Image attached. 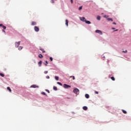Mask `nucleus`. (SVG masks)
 <instances>
[{
	"label": "nucleus",
	"instance_id": "nucleus-1",
	"mask_svg": "<svg viewBox=\"0 0 131 131\" xmlns=\"http://www.w3.org/2000/svg\"><path fill=\"white\" fill-rule=\"evenodd\" d=\"M20 43H21V41H18V42H15V46L16 48L19 47V46H20Z\"/></svg>",
	"mask_w": 131,
	"mask_h": 131
},
{
	"label": "nucleus",
	"instance_id": "nucleus-2",
	"mask_svg": "<svg viewBox=\"0 0 131 131\" xmlns=\"http://www.w3.org/2000/svg\"><path fill=\"white\" fill-rule=\"evenodd\" d=\"M73 92L74 93V94H77V93L79 92V90H78V89L77 88L74 89L73 90Z\"/></svg>",
	"mask_w": 131,
	"mask_h": 131
},
{
	"label": "nucleus",
	"instance_id": "nucleus-3",
	"mask_svg": "<svg viewBox=\"0 0 131 131\" xmlns=\"http://www.w3.org/2000/svg\"><path fill=\"white\" fill-rule=\"evenodd\" d=\"M63 88H64V89H69V88H71V86L68 85L67 84H64Z\"/></svg>",
	"mask_w": 131,
	"mask_h": 131
},
{
	"label": "nucleus",
	"instance_id": "nucleus-4",
	"mask_svg": "<svg viewBox=\"0 0 131 131\" xmlns=\"http://www.w3.org/2000/svg\"><path fill=\"white\" fill-rule=\"evenodd\" d=\"M34 30L36 31V32H38V31H39V28H38L37 26H35Z\"/></svg>",
	"mask_w": 131,
	"mask_h": 131
},
{
	"label": "nucleus",
	"instance_id": "nucleus-5",
	"mask_svg": "<svg viewBox=\"0 0 131 131\" xmlns=\"http://www.w3.org/2000/svg\"><path fill=\"white\" fill-rule=\"evenodd\" d=\"M95 32H96V33H99V34H100L101 35H102V34H103V33L101 32V30H96L95 31Z\"/></svg>",
	"mask_w": 131,
	"mask_h": 131
},
{
	"label": "nucleus",
	"instance_id": "nucleus-6",
	"mask_svg": "<svg viewBox=\"0 0 131 131\" xmlns=\"http://www.w3.org/2000/svg\"><path fill=\"white\" fill-rule=\"evenodd\" d=\"M80 20H81V21H82L83 22H85V21L86 20L85 19V17H80Z\"/></svg>",
	"mask_w": 131,
	"mask_h": 131
},
{
	"label": "nucleus",
	"instance_id": "nucleus-7",
	"mask_svg": "<svg viewBox=\"0 0 131 131\" xmlns=\"http://www.w3.org/2000/svg\"><path fill=\"white\" fill-rule=\"evenodd\" d=\"M31 88H33V89H36V88H38L39 87L36 85H32L31 86Z\"/></svg>",
	"mask_w": 131,
	"mask_h": 131
},
{
	"label": "nucleus",
	"instance_id": "nucleus-8",
	"mask_svg": "<svg viewBox=\"0 0 131 131\" xmlns=\"http://www.w3.org/2000/svg\"><path fill=\"white\" fill-rule=\"evenodd\" d=\"M39 50L40 51H41V52L42 53H46V51H45V50L42 48H41V47H39Z\"/></svg>",
	"mask_w": 131,
	"mask_h": 131
},
{
	"label": "nucleus",
	"instance_id": "nucleus-9",
	"mask_svg": "<svg viewBox=\"0 0 131 131\" xmlns=\"http://www.w3.org/2000/svg\"><path fill=\"white\" fill-rule=\"evenodd\" d=\"M39 67H41V64H42V61H41V60H40L38 63Z\"/></svg>",
	"mask_w": 131,
	"mask_h": 131
},
{
	"label": "nucleus",
	"instance_id": "nucleus-10",
	"mask_svg": "<svg viewBox=\"0 0 131 131\" xmlns=\"http://www.w3.org/2000/svg\"><path fill=\"white\" fill-rule=\"evenodd\" d=\"M31 25H32L33 26H34V25H36V22L35 21H32Z\"/></svg>",
	"mask_w": 131,
	"mask_h": 131
},
{
	"label": "nucleus",
	"instance_id": "nucleus-11",
	"mask_svg": "<svg viewBox=\"0 0 131 131\" xmlns=\"http://www.w3.org/2000/svg\"><path fill=\"white\" fill-rule=\"evenodd\" d=\"M107 21H112V22H113V19L111 18H107Z\"/></svg>",
	"mask_w": 131,
	"mask_h": 131
},
{
	"label": "nucleus",
	"instance_id": "nucleus-12",
	"mask_svg": "<svg viewBox=\"0 0 131 131\" xmlns=\"http://www.w3.org/2000/svg\"><path fill=\"white\" fill-rule=\"evenodd\" d=\"M7 90L10 92V93H12V90H11V88L7 87Z\"/></svg>",
	"mask_w": 131,
	"mask_h": 131
},
{
	"label": "nucleus",
	"instance_id": "nucleus-13",
	"mask_svg": "<svg viewBox=\"0 0 131 131\" xmlns=\"http://www.w3.org/2000/svg\"><path fill=\"white\" fill-rule=\"evenodd\" d=\"M39 58H40L41 59L42 58H43V56L41 55V54H39L38 55Z\"/></svg>",
	"mask_w": 131,
	"mask_h": 131
},
{
	"label": "nucleus",
	"instance_id": "nucleus-14",
	"mask_svg": "<svg viewBox=\"0 0 131 131\" xmlns=\"http://www.w3.org/2000/svg\"><path fill=\"white\" fill-rule=\"evenodd\" d=\"M85 97L86 99H89V98H90V95L89 94H85Z\"/></svg>",
	"mask_w": 131,
	"mask_h": 131
},
{
	"label": "nucleus",
	"instance_id": "nucleus-15",
	"mask_svg": "<svg viewBox=\"0 0 131 131\" xmlns=\"http://www.w3.org/2000/svg\"><path fill=\"white\" fill-rule=\"evenodd\" d=\"M97 19L99 21H100V20H101V16H98L97 17Z\"/></svg>",
	"mask_w": 131,
	"mask_h": 131
},
{
	"label": "nucleus",
	"instance_id": "nucleus-16",
	"mask_svg": "<svg viewBox=\"0 0 131 131\" xmlns=\"http://www.w3.org/2000/svg\"><path fill=\"white\" fill-rule=\"evenodd\" d=\"M85 23L86 24H91V21H90L89 20H85Z\"/></svg>",
	"mask_w": 131,
	"mask_h": 131
},
{
	"label": "nucleus",
	"instance_id": "nucleus-17",
	"mask_svg": "<svg viewBox=\"0 0 131 131\" xmlns=\"http://www.w3.org/2000/svg\"><path fill=\"white\" fill-rule=\"evenodd\" d=\"M66 25L68 27V20L67 19L66 20Z\"/></svg>",
	"mask_w": 131,
	"mask_h": 131
},
{
	"label": "nucleus",
	"instance_id": "nucleus-18",
	"mask_svg": "<svg viewBox=\"0 0 131 131\" xmlns=\"http://www.w3.org/2000/svg\"><path fill=\"white\" fill-rule=\"evenodd\" d=\"M22 49H23V47H22V46H19L18 47V50L19 51H21V50H22Z\"/></svg>",
	"mask_w": 131,
	"mask_h": 131
},
{
	"label": "nucleus",
	"instance_id": "nucleus-19",
	"mask_svg": "<svg viewBox=\"0 0 131 131\" xmlns=\"http://www.w3.org/2000/svg\"><path fill=\"white\" fill-rule=\"evenodd\" d=\"M122 111L123 113H124V114H126V113H127V112H126L125 111H124V110H122Z\"/></svg>",
	"mask_w": 131,
	"mask_h": 131
},
{
	"label": "nucleus",
	"instance_id": "nucleus-20",
	"mask_svg": "<svg viewBox=\"0 0 131 131\" xmlns=\"http://www.w3.org/2000/svg\"><path fill=\"white\" fill-rule=\"evenodd\" d=\"M83 110H88V107L87 106H83Z\"/></svg>",
	"mask_w": 131,
	"mask_h": 131
},
{
	"label": "nucleus",
	"instance_id": "nucleus-21",
	"mask_svg": "<svg viewBox=\"0 0 131 131\" xmlns=\"http://www.w3.org/2000/svg\"><path fill=\"white\" fill-rule=\"evenodd\" d=\"M0 76H2V77H5V75L2 73H0Z\"/></svg>",
	"mask_w": 131,
	"mask_h": 131
},
{
	"label": "nucleus",
	"instance_id": "nucleus-22",
	"mask_svg": "<svg viewBox=\"0 0 131 131\" xmlns=\"http://www.w3.org/2000/svg\"><path fill=\"white\" fill-rule=\"evenodd\" d=\"M70 78H73V80H74V79H75V77H74V76H71Z\"/></svg>",
	"mask_w": 131,
	"mask_h": 131
},
{
	"label": "nucleus",
	"instance_id": "nucleus-23",
	"mask_svg": "<svg viewBox=\"0 0 131 131\" xmlns=\"http://www.w3.org/2000/svg\"><path fill=\"white\" fill-rule=\"evenodd\" d=\"M111 79H112V80H113V81L115 80V78H114V77H111Z\"/></svg>",
	"mask_w": 131,
	"mask_h": 131
},
{
	"label": "nucleus",
	"instance_id": "nucleus-24",
	"mask_svg": "<svg viewBox=\"0 0 131 131\" xmlns=\"http://www.w3.org/2000/svg\"><path fill=\"white\" fill-rule=\"evenodd\" d=\"M53 90H54V91H57V87H56V86H53Z\"/></svg>",
	"mask_w": 131,
	"mask_h": 131
},
{
	"label": "nucleus",
	"instance_id": "nucleus-25",
	"mask_svg": "<svg viewBox=\"0 0 131 131\" xmlns=\"http://www.w3.org/2000/svg\"><path fill=\"white\" fill-rule=\"evenodd\" d=\"M55 79H56V80H59V77L56 76H55Z\"/></svg>",
	"mask_w": 131,
	"mask_h": 131
},
{
	"label": "nucleus",
	"instance_id": "nucleus-26",
	"mask_svg": "<svg viewBox=\"0 0 131 131\" xmlns=\"http://www.w3.org/2000/svg\"><path fill=\"white\" fill-rule=\"evenodd\" d=\"M45 63H45V64L46 66H47L48 64H49V62H48V61H47V60L45 61Z\"/></svg>",
	"mask_w": 131,
	"mask_h": 131
},
{
	"label": "nucleus",
	"instance_id": "nucleus-27",
	"mask_svg": "<svg viewBox=\"0 0 131 131\" xmlns=\"http://www.w3.org/2000/svg\"><path fill=\"white\" fill-rule=\"evenodd\" d=\"M57 84H59V85H61V86L62 85V83L59 82H57Z\"/></svg>",
	"mask_w": 131,
	"mask_h": 131
},
{
	"label": "nucleus",
	"instance_id": "nucleus-28",
	"mask_svg": "<svg viewBox=\"0 0 131 131\" xmlns=\"http://www.w3.org/2000/svg\"><path fill=\"white\" fill-rule=\"evenodd\" d=\"M51 4H54V3H55V1L54 0H51Z\"/></svg>",
	"mask_w": 131,
	"mask_h": 131
},
{
	"label": "nucleus",
	"instance_id": "nucleus-29",
	"mask_svg": "<svg viewBox=\"0 0 131 131\" xmlns=\"http://www.w3.org/2000/svg\"><path fill=\"white\" fill-rule=\"evenodd\" d=\"M81 9H82V6H81V7H79L78 10H79V11H80V10H81Z\"/></svg>",
	"mask_w": 131,
	"mask_h": 131
},
{
	"label": "nucleus",
	"instance_id": "nucleus-30",
	"mask_svg": "<svg viewBox=\"0 0 131 131\" xmlns=\"http://www.w3.org/2000/svg\"><path fill=\"white\" fill-rule=\"evenodd\" d=\"M3 28L4 29V30H6L7 29V27L5 26H3Z\"/></svg>",
	"mask_w": 131,
	"mask_h": 131
},
{
	"label": "nucleus",
	"instance_id": "nucleus-31",
	"mask_svg": "<svg viewBox=\"0 0 131 131\" xmlns=\"http://www.w3.org/2000/svg\"><path fill=\"white\" fill-rule=\"evenodd\" d=\"M48 73V71H46L44 72L45 74H47Z\"/></svg>",
	"mask_w": 131,
	"mask_h": 131
},
{
	"label": "nucleus",
	"instance_id": "nucleus-32",
	"mask_svg": "<svg viewBox=\"0 0 131 131\" xmlns=\"http://www.w3.org/2000/svg\"><path fill=\"white\" fill-rule=\"evenodd\" d=\"M95 94L98 95V94H99V92L98 91H95Z\"/></svg>",
	"mask_w": 131,
	"mask_h": 131
},
{
	"label": "nucleus",
	"instance_id": "nucleus-33",
	"mask_svg": "<svg viewBox=\"0 0 131 131\" xmlns=\"http://www.w3.org/2000/svg\"><path fill=\"white\" fill-rule=\"evenodd\" d=\"M50 60L51 61H53V57H50Z\"/></svg>",
	"mask_w": 131,
	"mask_h": 131
},
{
	"label": "nucleus",
	"instance_id": "nucleus-34",
	"mask_svg": "<svg viewBox=\"0 0 131 131\" xmlns=\"http://www.w3.org/2000/svg\"><path fill=\"white\" fill-rule=\"evenodd\" d=\"M46 78H47V79H49L50 76H46Z\"/></svg>",
	"mask_w": 131,
	"mask_h": 131
},
{
	"label": "nucleus",
	"instance_id": "nucleus-35",
	"mask_svg": "<svg viewBox=\"0 0 131 131\" xmlns=\"http://www.w3.org/2000/svg\"><path fill=\"white\" fill-rule=\"evenodd\" d=\"M0 27H4V26L3 25V24H0Z\"/></svg>",
	"mask_w": 131,
	"mask_h": 131
},
{
	"label": "nucleus",
	"instance_id": "nucleus-36",
	"mask_svg": "<svg viewBox=\"0 0 131 131\" xmlns=\"http://www.w3.org/2000/svg\"><path fill=\"white\" fill-rule=\"evenodd\" d=\"M41 94H42V95H46V93H45V92H42Z\"/></svg>",
	"mask_w": 131,
	"mask_h": 131
},
{
	"label": "nucleus",
	"instance_id": "nucleus-37",
	"mask_svg": "<svg viewBox=\"0 0 131 131\" xmlns=\"http://www.w3.org/2000/svg\"><path fill=\"white\" fill-rule=\"evenodd\" d=\"M104 18H108V16H107V15H104Z\"/></svg>",
	"mask_w": 131,
	"mask_h": 131
},
{
	"label": "nucleus",
	"instance_id": "nucleus-38",
	"mask_svg": "<svg viewBox=\"0 0 131 131\" xmlns=\"http://www.w3.org/2000/svg\"><path fill=\"white\" fill-rule=\"evenodd\" d=\"M46 92H47L49 94H50V91H49L48 90H47Z\"/></svg>",
	"mask_w": 131,
	"mask_h": 131
},
{
	"label": "nucleus",
	"instance_id": "nucleus-39",
	"mask_svg": "<svg viewBox=\"0 0 131 131\" xmlns=\"http://www.w3.org/2000/svg\"><path fill=\"white\" fill-rule=\"evenodd\" d=\"M113 24H114V25H116V23L113 22Z\"/></svg>",
	"mask_w": 131,
	"mask_h": 131
},
{
	"label": "nucleus",
	"instance_id": "nucleus-40",
	"mask_svg": "<svg viewBox=\"0 0 131 131\" xmlns=\"http://www.w3.org/2000/svg\"><path fill=\"white\" fill-rule=\"evenodd\" d=\"M2 31L3 32H4V33H6V31H5V30H3Z\"/></svg>",
	"mask_w": 131,
	"mask_h": 131
},
{
	"label": "nucleus",
	"instance_id": "nucleus-41",
	"mask_svg": "<svg viewBox=\"0 0 131 131\" xmlns=\"http://www.w3.org/2000/svg\"><path fill=\"white\" fill-rule=\"evenodd\" d=\"M71 4H73V0H71Z\"/></svg>",
	"mask_w": 131,
	"mask_h": 131
},
{
	"label": "nucleus",
	"instance_id": "nucleus-42",
	"mask_svg": "<svg viewBox=\"0 0 131 131\" xmlns=\"http://www.w3.org/2000/svg\"><path fill=\"white\" fill-rule=\"evenodd\" d=\"M123 53H126L127 52V51L125 50V51H123Z\"/></svg>",
	"mask_w": 131,
	"mask_h": 131
},
{
	"label": "nucleus",
	"instance_id": "nucleus-43",
	"mask_svg": "<svg viewBox=\"0 0 131 131\" xmlns=\"http://www.w3.org/2000/svg\"><path fill=\"white\" fill-rule=\"evenodd\" d=\"M112 29L113 30H114V29H115V28H112Z\"/></svg>",
	"mask_w": 131,
	"mask_h": 131
},
{
	"label": "nucleus",
	"instance_id": "nucleus-44",
	"mask_svg": "<svg viewBox=\"0 0 131 131\" xmlns=\"http://www.w3.org/2000/svg\"><path fill=\"white\" fill-rule=\"evenodd\" d=\"M118 31V30H115V31Z\"/></svg>",
	"mask_w": 131,
	"mask_h": 131
}]
</instances>
